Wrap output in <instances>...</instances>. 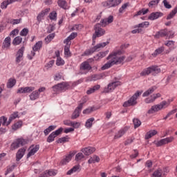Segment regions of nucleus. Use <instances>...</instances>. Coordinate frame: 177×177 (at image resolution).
Here are the masks:
<instances>
[{"label": "nucleus", "mask_w": 177, "mask_h": 177, "mask_svg": "<svg viewBox=\"0 0 177 177\" xmlns=\"http://www.w3.org/2000/svg\"><path fill=\"white\" fill-rule=\"evenodd\" d=\"M121 55H122V50L115 49L106 57V60L109 61L102 66L101 70H109L115 64H121L125 60V56H121Z\"/></svg>", "instance_id": "1"}, {"label": "nucleus", "mask_w": 177, "mask_h": 177, "mask_svg": "<svg viewBox=\"0 0 177 177\" xmlns=\"http://www.w3.org/2000/svg\"><path fill=\"white\" fill-rule=\"evenodd\" d=\"M82 83V80H79L76 82H62L57 84L52 87L53 93H60L61 92H64L70 88H73V86H77L79 84Z\"/></svg>", "instance_id": "2"}, {"label": "nucleus", "mask_w": 177, "mask_h": 177, "mask_svg": "<svg viewBox=\"0 0 177 177\" xmlns=\"http://www.w3.org/2000/svg\"><path fill=\"white\" fill-rule=\"evenodd\" d=\"M172 102H174V98H169L167 101L164 100L158 104L152 106L148 111V114H154V113H157V111H160V110L169 107V104H171Z\"/></svg>", "instance_id": "3"}, {"label": "nucleus", "mask_w": 177, "mask_h": 177, "mask_svg": "<svg viewBox=\"0 0 177 177\" xmlns=\"http://www.w3.org/2000/svg\"><path fill=\"white\" fill-rule=\"evenodd\" d=\"M158 74L161 73V69L158 66H151L147 68L143 69V71L140 73L141 77H146V75H149V74Z\"/></svg>", "instance_id": "4"}, {"label": "nucleus", "mask_w": 177, "mask_h": 177, "mask_svg": "<svg viewBox=\"0 0 177 177\" xmlns=\"http://www.w3.org/2000/svg\"><path fill=\"white\" fill-rule=\"evenodd\" d=\"M109 44H110L109 41L100 43V44H97L95 46L86 50L84 53V56H89V55H92V53H94V52H97V51L100 50V49H102V48L107 46V45H109Z\"/></svg>", "instance_id": "5"}, {"label": "nucleus", "mask_w": 177, "mask_h": 177, "mask_svg": "<svg viewBox=\"0 0 177 177\" xmlns=\"http://www.w3.org/2000/svg\"><path fill=\"white\" fill-rule=\"evenodd\" d=\"M142 95V91H138L127 102L123 104V107H129V106H135L138 102V97Z\"/></svg>", "instance_id": "6"}, {"label": "nucleus", "mask_w": 177, "mask_h": 177, "mask_svg": "<svg viewBox=\"0 0 177 177\" xmlns=\"http://www.w3.org/2000/svg\"><path fill=\"white\" fill-rule=\"evenodd\" d=\"M104 34H106V31L104 30V29L100 27V24H96L95 26V34L93 35V42H95L96 38L99 37H102V35H104Z\"/></svg>", "instance_id": "7"}, {"label": "nucleus", "mask_w": 177, "mask_h": 177, "mask_svg": "<svg viewBox=\"0 0 177 177\" xmlns=\"http://www.w3.org/2000/svg\"><path fill=\"white\" fill-rule=\"evenodd\" d=\"M27 143H28V140L22 138H18L11 144V149L15 150V149H19L20 146H24V145H27Z\"/></svg>", "instance_id": "8"}, {"label": "nucleus", "mask_w": 177, "mask_h": 177, "mask_svg": "<svg viewBox=\"0 0 177 177\" xmlns=\"http://www.w3.org/2000/svg\"><path fill=\"white\" fill-rule=\"evenodd\" d=\"M92 70V66L88 62H84L80 65V74H88Z\"/></svg>", "instance_id": "9"}, {"label": "nucleus", "mask_w": 177, "mask_h": 177, "mask_svg": "<svg viewBox=\"0 0 177 177\" xmlns=\"http://www.w3.org/2000/svg\"><path fill=\"white\" fill-rule=\"evenodd\" d=\"M174 139L175 138L172 136L167 137L166 138L160 140L159 141L155 142V145L156 146H157V147H160L161 146H164V145H168V143H171V142H174Z\"/></svg>", "instance_id": "10"}, {"label": "nucleus", "mask_w": 177, "mask_h": 177, "mask_svg": "<svg viewBox=\"0 0 177 177\" xmlns=\"http://www.w3.org/2000/svg\"><path fill=\"white\" fill-rule=\"evenodd\" d=\"M120 85H121L120 82H113L110 83L108 84V86L104 89V93H109V92H113V91H114L117 86H120Z\"/></svg>", "instance_id": "11"}, {"label": "nucleus", "mask_w": 177, "mask_h": 177, "mask_svg": "<svg viewBox=\"0 0 177 177\" xmlns=\"http://www.w3.org/2000/svg\"><path fill=\"white\" fill-rule=\"evenodd\" d=\"M84 102L80 103L78 105V106L75 109V111L72 115V120H75V118H78V117H80L81 110H82V108L84 107V103L86 102V98H84Z\"/></svg>", "instance_id": "12"}, {"label": "nucleus", "mask_w": 177, "mask_h": 177, "mask_svg": "<svg viewBox=\"0 0 177 177\" xmlns=\"http://www.w3.org/2000/svg\"><path fill=\"white\" fill-rule=\"evenodd\" d=\"M122 0H109L103 3V6L105 8H114L118 6L121 3Z\"/></svg>", "instance_id": "13"}, {"label": "nucleus", "mask_w": 177, "mask_h": 177, "mask_svg": "<svg viewBox=\"0 0 177 177\" xmlns=\"http://www.w3.org/2000/svg\"><path fill=\"white\" fill-rule=\"evenodd\" d=\"M39 150V145H32L28 149V154H27V158H30V157H32V156H34L37 151Z\"/></svg>", "instance_id": "14"}, {"label": "nucleus", "mask_w": 177, "mask_h": 177, "mask_svg": "<svg viewBox=\"0 0 177 177\" xmlns=\"http://www.w3.org/2000/svg\"><path fill=\"white\" fill-rule=\"evenodd\" d=\"M74 153L70 152L69 154L64 156V158L60 161V165H66L71 161V158L74 157Z\"/></svg>", "instance_id": "15"}, {"label": "nucleus", "mask_w": 177, "mask_h": 177, "mask_svg": "<svg viewBox=\"0 0 177 177\" xmlns=\"http://www.w3.org/2000/svg\"><path fill=\"white\" fill-rule=\"evenodd\" d=\"M33 91H35L34 86L21 87L17 90V93H30Z\"/></svg>", "instance_id": "16"}, {"label": "nucleus", "mask_w": 177, "mask_h": 177, "mask_svg": "<svg viewBox=\"0 0 177 177\" xmlns=\"http://www.w3.org/2000/svg\"><path fill=\"white\" fill-rule=\"evenodd\" d=\"M24 50H25L24 46H22L21 48L18 50L16 55L17 56L15 59L16 63H20V62L23 60V55H24Z\"/></svg>", "instance_id": "17"}, {"label": "nucleus", "mask_w": 177, "mask_h": 177, "mask_svg": "<svg viewBox=\"0 0 177 177\" xmlns=\"http://www.w3.org/2000/svg\"><path fill=\"white\" fill-rule=\"evenodd\" d=\"M162 16H164V14H162L161 12H151L148 17V20H157V19H160V17H162Z\"/></svg>", "instance_id": "18"}, {"label": "nucleus", "mask_w": 177, "mask_h": 177, "mask_svg": "<svg viewBox=\"0 0 177 177\" xmlns=\"http://www.w3.org/2000/svg\"><path fill=\"white\" fill-rule=\"evenodd\" d=\"M114 21V17L112 15H110L108 18L102 19L100 23L102 27H106V26L113 23Z\"/></svg>", "instance_id": "19"}, {"label": "nucleus", "mask_w": 177, "mask_h": 177, "mask_svg": "<svg viewBox=\"0 0 177 177\" xmlns=\"http://www.w3.org/2000/svg\"><path fill=\"white\" fill-rule=\"evenodd\" d=\"M158 97H161V94L160 93H156V94H153L150 97H147L145 99V103H153L156 99H158Z\"/></svg>", "instance_id": "20"}, {"label": "nucleus", "mask_w": 177, "mask_h": 177, "mask_svg": "<svg viewBox=\"0 0 177 177\" xmlns=\"http://www.w3.org/2000/svg\"><path fill=\"white\" fill-rule=\"evenodd\" d=\"M55 56L57 57L56 65L57 66H64V61L62 57H60V51H55Z\"/></svg>", "instance_id": "21"}, {"label": "nucleus", "mask_w": 177, "mask_h": 177, "mask_svg": "<svg viewBox=\"0 0 177 177\" xmlns=\"http://www.w3.org/2000/svg\"><path fill=\"white\" fill-rule=\"evenodd\" d=\"M50 10V8H46L45 10H42L38 15H37V21H41L44 19V17L46 15H48Z\"/></svg>", "instance_id": "22"}, {"label": "nucleus", "mask_w": 177, "mask_h": 177, "mask_svg": "<svg viewBox=\"0 0 177 177\" xmlns=\"http://www.w3.org/2000/svg\"><path fill=\"white\" fill-rule=\"evenodd\" d=\"M82 153L85 154V156H90V154H92L93 153H95L96 151V149L92 147H88L82 150Z\"/></svg>", "instance_id": "23"}, {"label": "nucleus", "mask_w": 177, "mask_h": 177, "mask_svg": "<svg viewBox=\"0 0 177 177\" xmlns=\"http://www.w3.org/2000/svg\"><path fill=\"white\" fill-rule=\"evenodd\" d=\"M26 153V149L22 148L18 150L17 154H16V160L20 161L24 157V154Z\"/></svg>", "instance_id": "24"}, {"label": "nucleus", "mask_w": 177, "mask_h": 177, "mask_svg": "<svg viewBox=\"0 0 177 177\" xmlns=\"http://www.w3.org/2000/svg\"><path fill=\"white\" fill-rule=\"evenodd\" d=\"M58 6L66 10L67 9H70V6L67 4V1L66 0H58L57 1Z\"/></svg>", "instance_id": "25"}, {"label": "nucleus", "mask_w": 177, "mask_h": 177, "mask_svg": "<svg viewBox=\"0 0 177 177\" xmlns=\"http://www.w3.org/2000/svg\"><path fill=\"white\" fill-rule=\"evenodd\" d=\"M10 42H11L10 37H6L3 42L2 48L6 49V50L9 49V48H10Z\"/></svg>", "instance_id": "26"}, {"label": "nucleus", "mask_w": 177, "mask_h": 177, "mask_svg": "<svg viewBox=\"0 0 177 177\" xmlns=\"http://www.w3.org/2000/svg\"><path fill=\"white\" fill-rule=\"evenodd\" d=\"M109 55V50L100 52L95 57V60H100V59H103V57H106Z\"/></svg>", "instance_id": "27"}, {"label": "nucleus", "mask_w": 177, "mask_h": 177, "mask_svg": "<svg viewBox=\"0 0 177 177\" xmlns=\"http://www.w3.org/2000/svg\"><path fill=\"white\" fill-rule=\"evenodd\" d=\"M66 46L64 47V55L66 57H70L71 56V53L70 52V46H71V42L68 41L65 43Z\"/></svg>", "instance_id": "28"}, {"label": "nucleus", "mask_w": 177, "mask_h": 177, "mask_svg": "<svg viewBox=\"0 0 177 177\" xmlns=\"http://www.w3.org/2000/svg\"><path fill=\"white\" fill-rule=\"evenodd\" d=\"M16 118H19V112H14L10 115L8 121L6 120L7 125H9L13 121V120H16Z\"/></svg>", "instance_id": "29"}, {"label": "nucleus", "mask_w": 177, "mask_h": 177, "mask_svg": "<svg viewBox=\"0 0 177 177\" xmlns=\"http://www.w3.org/2000/svg\"><path fill=\"white\" fill-rule=\"evenodd\" d=\"M127 132V128H123L120 129L114 136V139H120L122 136H124V134Z\"/></svg>", "instance_id": "30"}, {"label": "nucleus", "mask_w": 177, "mask_h": 177, "mask_svg": "<svg viewBox=\"0 0 177 177\" xmlns=\"http://www.w3.org/2000/svg\"><path fill=\"white\" fill-rule=\"evenodd\" d=\"M23 127V121H18L15 122L12 126V131H17V129H20Z\"/></svg>", "instance_id": "31"}, {"label": "nucleus", "mask_w": 177, "mask_h": 177, "mask_svg": "<svg viewBox=\"0 0 177 177\" xmlns=\"http://www.w3.org/2000/svg\"><path fill=\"white\" fill-rule=\"evenodd\" d=\"M78 35L77 32H72L65 40L64 44H68V42H71L72 39H74V38H76V37Z\"/></svg>", "instance_id": "32"}, {"label": "nucleus", "mask_w": 177, "mask_h": 177, "mask_svg": "<svg viewBox=\"0 0 177 177\" xmlns=\"http://www.w3.org/2000/svg\"><path fill=\"white\" fill-rule=\"evenodd\" d=\"M98 89H100V85L97 84L91 88H90L87 91V95H91V93H95V91H98Z\"/></svg>", "instance_id": "33"}, {"label": "nucleus", "mask_w": 177, "mask_h": 177, "mask_svg": "<svg viewBox=\"0 0 177 177\" xmlns=\"http://www.w3.org/2000/svg\"><path fill=\"white\" fill-rule=\"evenodd\" d=\"M29 97L31 100H37V99L39 98V94L38 93V91L35 90L30 94Z\"/></svg>", "instance_id": "34"}, {"label": "nucleus", "mask_w": 177, "mask_h": 177, "mask_svg": "<svg viewBox=\"0 0 177 177\" xmlns=\"http://www.w3.org/2000/svg\"><path fill=\"white\" fill-rule=\"evenodd\" d=\"M155 135H157V131L151 130L146 133L145 139L146 140L151 139V138H153V136H155Z\"/></svg>", "instance_id": "35"}, {"label": "nucleus", "mask_w": 177, "mask_h": 177, "mask_svg": "<svg viewBox=\"0 0 177 177\" xmlns=\"http://www.w3.org/2000/svg\"><path fill=\"white\" fill-rule=\"evenodd\" d=\"M156 89H157V87H156V86H152V87L149 88L147 91H146L142 94L143 97H146L147 96H149V95H151V93H153V92H154V91H156Z\"/></svg>", "instance_id": "36"}, {"label": "nucleus", "mask_w": 177, "mask_h": 177, "mask_svg": "<svg viewBox=\"0 0 177 177\" xmlns=\"http://www.w3.org/2000/svg\"><path fill=\"white\" fill-rule=\"evenodd\" d=\"M149 26H150L149 21H144L141 24L136 25L134 28H147Z\"/></svg>", "instance_id": "37"}, {"label": "nucleus", "mask_w": 177, "mask_h": 177, "mask_svg": "<svg viewBox=\"0 0 177 177\" xmlns=\"http://www.w3.org/2000/svg\"><path fill=\"white\" fill-rule=\"evenodd\" d=\"M55 129H56V126H55V125H51V126L48 127L47 129H46L44 131V133L45 136H48V135H49V133H50V132H52V131H55Z\"/></svg>", "instance_id": "38"}, {"label": "nucleus", "mask_w": 177, "mask_h": 177, "mask_svg": "<svg viewBox=\"0 0 177 177\" xmlns=\"http://www.w3.org/2000/svg\"><path fill=\"white\" fill-rule=\"evenodd\" d=\"M177 13V6H176L171 12L167 15V20H171V19H174L175 17V15Z\"/></svg>", "instance_id": "39"}, {"label": "nucleus", "mask_w": 177, "mask_h": 177, "mask_svg": "<svg viewBox=\"0 0 177 177\" xmlns=\"http://www.w3.org/2000/svg\"><path fill=\"white\" fill-rule=\"evenodd\" d=\"M42 41H39L37 42L32 47V50H34V52H37V50H39L41 48H42Z\"/></svg>", "instance_id": "40"}, {"label": "nucleus", "mask_w": 177, "mask_h": 177, "mask_svg": "<svg viewBox=\"0 0 177 177\" xmlns=\"http://www.w3.org/2000/svg\"><path fill=\"white\" fill-rule=\"evenodd\" d=\"M100 161V158L95 155L93 157L90 158L88 160V164H95V162H99Z\"/></svg>", "instance_id": "41"}, {"label": "nucleus", "mask_w": 177, "mask_h": 177, "mask_svg": "<svg viewBox=\"0 0 177 177\" xmlns=\"http://www.w3.org/2000/svg\"><path fill=\"white\" fill-rule=\"evenodd\" d=\"M22 41L23 38H21V37L17 36L13 39L12 44H14L16 46L17 45H20Z\"/></svg>", "instance_id": "42"}, {"label": "nucleus", "mask_w": 177, "mask_h": 177, "mask_svg": "<svg viewBox=\"0 0 177 177\" xmlns=\"http://www.w3.org/2000/svg\"><path fill=\"white\" fill-rule=\"evenodd\" d=\"M165 48L163 46L160 47L158 48H157L153 53H152V56L153 57H156V56H158V55H161V53L165 50Z\"/></svg>", "instance_id": "43"}, {"label": "nucleus", "mask_w": 177, "mask_h": 177, "mask_svg": "<svg viewBox=\"0 0 177 177\" xmlns=\"http://www.w3.org/2000/svg\"><path fill=\"white\" fill-rule=\"evenodd\" d=\"M94 121H95V118H91L88 119L85 124L86 128H92V125L93 124Z\"/></svg>", "instance_id": "44"}, {"label": "nucleus", "mask_w": 177, "mask_h": 177, "mask_svg": "<svg viewBox=\"0 0 177 177\" xmlns=\"http://www.w3.org/2000/svg\"><path fill=\"white\" fill-rule=\"evenodd\" d=\"M15 85H16V80L13 78L9 79L7 83V88H13Z\"/></svg>", "instance_id": "45"}, {"label": "nucleus", "mask_w": 177, "mask_h": 177, "mask_svg": "<svg viewBox=\"0 0 177 177\" xmlns=\"http://www.w3.org/2000/svg\"><path fill=\"white\" fill-rule=\"evenodd\" d=\"M80 169V165H75L72 169H71L69 171H67L66 175H72V174H74L75 172H77Z\"/></svg>", "instance_id": "46"}, {"label": "nucleus", "mask_w": 177, "mask_h": 177, "mask_svg": "<svg viewBox=\"0 0 177 177\" xmlns=\"http://www.w3.org/2000/svg\"><path fill=\"white\" fill-rule=\"evenodd\" d=\"M83 28H84V25L82 24L74 25L72 27V31H81Z\"/></svg>", "instance_id": "47"}, {"label": "nucleus", "mask_w": 177, "mask_h": 177, "mask_svg": "<svg viewBox=\"0 0 177 177\" xmlns=\"http://www.w3.org/2000/svg\"><path fill=\"white\" fill-rule=\"evenodd\" d=\"M152 177H162V170L158 169L153 172Z\"/></svg>", "instance_id": "48"}, {"label": "nucleus", "mask_w": 177, "mask_h": 177, "mask_svg": "<svg viewBox=\"0 0 177 177\" xmlns=\"http://www.w3.org/2000/svg\"><path fill=\"white\" fill-rule=\"evenodd\" d=\"M56 138V136L52 132L48 137L47 138V142L48 143H52V142L55 141V138Z\"/></svg>", "instance_id": "49"}, {"label": "nucleus", "mask_w": 177, "mask_h": 177, "mask_svg": "<svg viewBox=\"0 0 177 177\" xmlns=\"http://www.w3.org/2000/svg\"><path fill=\"white\" fill-rule=\"evenodd\" d=\"M68 136L60 138L57 140V143H66V142H68Z\"/></svg>", "instance_id": "50"}, {"label": "nucleus", "mask_w": 177, "mask_h": 177, "mask_svg": "<svg viewBox=\"0 0 177 177\" xmlns=\"http://www.w3.org/2000/svg\"><path fill=\"white\" fill-rule=\"evenodd\" d=\"M100 78H102V77L100 75H93L89 77L88 81H97V80H100Z\"/></svg>", "instance_id": "51"}, {"label": "nucleus", "mask_w": 177, "mask_h": 177, "mask_svg": "<svg viewBox=\"0 0 177 177\" xmlns=\"http://www.w3.org/2000/svg\"><path fill=\"white\" fill-rule=\"evenodd\" d=\"M49 17L50 20H57V13H56V11H53L50 13Z\"/></svg>", "instance_id": "52"}, {"label": "nucleus", "mask_w": 177, "mask_h": 177, "mask_svg": "<svg viewBox=\"0 0 177 177\" xmlns=\"http://www.w3.org/2000/svg\"><path fill=\"white\" fill-rule=\"evenodd\" d=\"M159 3L160 0H153L149 3L148 6H149V8H151L153 6H157V5H158Z\"/></svg>", "instance_id": "53"}, {"label": "nucleus", "mask_w": 177, "mask_h": 177, "mask_svg": "<svg viewBox=\"0 0 177 177\" xmlns=\"http://www.w3.org/2000/svg\"><path fill=\"white\" fill-rule=\"evenodd\" d=\"M84 153L80 152L75 156V161H81V160L84 159Z\"/></svg>", "instance_id": "54"}, {"label": "nucleus", "mask_w": 177, "mask_h": 177, "mask_svg": "<svg viewBox=\"0 0 177 177\" xmlns=\"http://www.w3.org/2000/svg\"><path fill=\"white\" fill-rule=\"evenodd\" d=\"M16 167H17V165H16V163H14L11 167L7 169V171L5 175H8V174H10V172H12V171H13L15 168H16Z\"/></svg>", "instance_id": "55"}, {"label": "nucleus", "mask_w": 177, "mask_h": 177, "mask_svg": "<svg viewBox=\"0 0 177 177\" xmlns=\"http://www.w3.org/2000/svg\"><path fill=\"white\" fill-rule=\"evenodd\" d=\"M133 122L134 124V128H139L140 127L142 122L138 119H133Z\"/></svg>", "instance_id": "56"}, {"label": "nucleus", "mask_w": 177, "mask_h": 177, "mask_svg": "<svg viewBox=\"0 0 177 177\" xmlns=\"http://www.w3.org/2000/svg\"><path fill=\"white\" fill-rule=\"evenodd\" d=\"M128 6H129V3H126L123 4L119 9V13H124V10L127 9Z\"/></svg>", "instance_id": "57"}, {"label": "nucleus", "mask_w": 177, "mask_h": 177, "mask_svg": "<svg viewBox=\"0 0 177 177\" xmlns=\"http://www.w3.org/2000/svg\"><path fill=\"white\" fill-rule=\"evenodd\" d=\"M11 3H10L9 0L4 1L1 3V9H6V8H8V5H10Z\"/></svg>", "instance_id": "58"}, {"label": "nucleus", "mask_w": 177, "mask_h": 177, "mask_svg": "<svg viewBox=\"0 0 177 177\" xmlns=\"http://www.w3.org/2000/svg\"><path fill=\"white\" fill-rule=\"evenodd\" d=\"M63 131H64L63 127H60L59 129L53 131V133L55 136V137L57 138V136H59V135H61V133L63 132Z\"/></svg>", "instance_id": "59"}, {"label": "nucleus", "mask_w": 177, "mask_h": 177, "mask_svg": "<svg viewBox=\"0 0 177 177\" xmlns=\"http://www.w3.org/2000/svg\"><path fill=\"white\" fill-rule=\"evenodd\" d=\"M162 3L166 9H171V8H172V6L171 4H169V2H168V1L164 0L162 1Z\"/></svg>", "instance_id": "60"}, {"label": "nucleus", "mask_w": 177, "mask_h": 177, "mask_svg": "<svg viewBox=\"0 0 177 177\" xmlns=\"http://www.w3.org/2000/svg\"><path fill=\"white\" fill-rule=\"evenodd\" d=\"M27 34H28V30L27 28H24L20 32L21 37H27Z\"/></svg>", "instance_id": "61"}, {"label": "nucleus", "mask_w": 177, "mask_h": 177, "mask_svg": "<svg viewBox=\"0 0 177 177\" xmlns=\"http://www.w3.org/2000/svg\"><path fill=\"white\" fill-rule=\"evenodd\" d=\"M164 36H165V32L162 31L157 32L154 35L155 38H160V37H164Z\"/></svg>", "instance_id": "62"}, {"label": "nucleus", "mask_w": 177, "mask_h": 177, "mask_svg": "<svg viewBox=\"0 0 177 177\" xmlns=\"http://www.w3.org/2000/svg\"><path fill=\"white\" fill-rule=\"evenodd\" d=\"M166 46H168L169 48H174V46L175 45V41H168L165 44Z\"/></svg>", "instance_id": "63"}, {"label": "nucleus", "mask_w": 177, "mask_h": 177, "mask_svg": "<svg viewBox=\"0 0 177 177\" xmlns=\"http://www.w3.org/2000/svg\"><path fill=\"white\" fill-rule=\"evenodd\" d=\"M93 111V107L88 108L83 111V114H90V113H92Z\"/></svg>", "instance_id": "64"}]
</instances>
